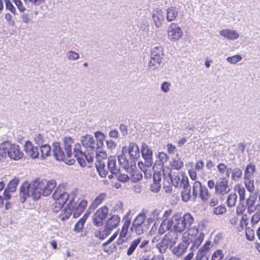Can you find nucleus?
Listing matches in <instances>:
<instances>
[{
  "label": "nucleus",
  "instance_id": "f257e3e1",
  "mask_svg": "<svg viewBox=\"0 0 260 260\" xmlns=\"http://www.w3.org/2000/svg\"><path fill=\"white\" fill-rule=\"evenodd\" d=\"M56 185V182L53 180H34L30 183L25 182L20 188L21 202H24L29 197L38 200L42 196H48L51 194Z\"/></svg>",
  "mask_w": 260,
  "mask_h": 260
},
{
  "label": "nucleus",
  "instance_id": "f03ea898",
  "mask_svg": "<svg viewBox=\"0 0 260 260\" xmlns=\"http://www.w3.org/2000/svg\"><path fill=\"white\" fill-rule=\"evenodd\" d=\"M107 154L105 152L100 151L96 153L95 165L99 175L102 177H105L109 171L115 175L120 171L119 165L117 163L116 157L110 156L107 159Z\"/></svg>",
  "mask_w": 260,
  "mask_h": 260
},
{
  "label": "nucleus",
  "instance_id": "7ed1b4c3",
  "mask_svg": "<svg viewBox=\"0 0 260 260\" xmlns=\"http://www.w3.org/2000/svg\"><path fill=\"white\" fill-rule=\"evenodd\" d=\"M194 219L189 213H185L183 216H173L169 220L171 230L182 233L187 228L193 223Z\"/></svg>",
  "mask_w": 260,
  "mask_h": 260
},
{
  "label": "nucleus",
  "instance_id": "20e7f679",
  "mask_svg": "<svg viewBox=\"0 0 260 260\" xmlns=\"http://www.w3.org/2000/svg\"><path fill=\"white\" fill-rule=\"evenodd\" d=\"M94 136L96 138V142L94 140L93 137L89 135H86L81 137V141L82 145L89 149V150L93 151L96 153L98 149L101 148L103 145V142L105 139V136L101 132L98 131L94 133Z\"/></svg>",
  "mask_w": 260,
  "mask_h": 260
},
{
  "label": "nucleus",
  "instance_id": "39448f33",
  "mask_svg": "<svg viewBox=\"0 0 260 260\" xmlns=\"http://www.w3.org/2000/svg\"><path fill=\"white\" fill-rule=\"evenodd\" d=\"M163 177L165 181L169 184L172 183L176 187H182L188 182L187 177L182 172H173L170 170L167 173V171L163 169Z\"/></svg>",
  "mask_w": 260,
  "mask_h": 260
},
{
  "label": "nucleus",
  "instance_id": "423d86ee",
  "mask_svg": "<svg viewBox=\"0 0 260 260\" xmlns=\"http://www.w3.org/2000/svg\"><path fill=\"white\" fill-rule=\"evenodd\" d=\"M187 228V231L183 234L182 239L189 243L192 242V247L198 248L204 240V233H199L198 229L196 226Z\"/></svg>",
  "mask_w": 260,
  "mask_h": 260
},
{
  "label": "nucleus",
  "instance_id": "0eeeda50",
  "mask_svg": "<svg viewBox=\"0 0 260 260\" xmlns=\"http://www.w3.org/2000/svg\"><path fill=\"white\" fill-rule=\"evenodd\" d=\"M2 146V150L5 151V157L8 156L11 159L18 160L23 157V153L18 145L6 141Z\"/></svg>",
  "mask_w": 260,
  "mask_h": 260
},
{
  "label": "nucleus",
  "instance_id": "6e6552de",
  "mask_svg": "<svg viewBox=\"0 0 260 260\" xmlns=\"http://www.w3.org/2000/svg\"><path fill=\"white\" fill-rule=\"evenodd\" d=\"M164 58V52L162 47L156 46L152 47L149 70L154 71L159 68Z\"/></svg>",
  "mask_w": 260,
  "mask_h": 260
},
{
  "label": "nucleus",
  "instance_id": "1a4fd4ad",
  "mask_svg": "<svg viewBox=\"0 0 260 260\" xmlns=\"http://www.w3.org/2000/svg\"><path fill=\"white\" fill-rule=\"evenodd\" d=\"M71 197L68 193L66 192L63 187H58L52 195V198L55 201L54 203L53 210L57 212L61 209L63 205L67 202V200Z\"/></svg>",
  "mask_w": 260,
  "mask_h": 260
},
{
  "label": "nucleus",
  "instance_id": "9d476101",
  "mask_svg": "<svg viewBox=\"0 0 260 260\" xmlns=\"http://www.w3.org/2000/svg\"><path fill=\"white\" fill-rule=\"evenodd\" d=\"M71 200L69 203H72L73 207L71 208V210L72 212L73 216L74 218L78 217L80 214L84 211L85 209L87 206L88 202L85 199H79L76 203L74 201V197L76 194L75 192H72L70 194Z\"/></svg>",
  "mask_w": 260,
  "mask_h": 260
},
{
  "label": "nucleus",
  "instance_id": "9b49d317",
  "mask_svg": "<svg viewBox=\"0 0 260 260\" xmlns=\"http://www.w3.org/2000/svg\"><path fill=\"white\" fill-rule=\"evenodd\" d=\"M53 152L54 156L57 160L64 161L66 163L70 164H72L74 161V159L66 155V151L59 143L53 144Z\"/></svg>",
  "mask_w": 260,
  "mask_h": 260
},
{
  "label": "nucleus",
  "instance_id": "f8f14e48",
  "mask_svg": "<svg viewBox=\"0 0 260 260\" xmlns=\"http://www.w3.org/2000/svg\"><path fill=\"white\" fill-rule=\"evenodd\" d=\"M183 35V31L178 24L172 23L169 25L167 30V37L170 41L176 42L180 40Z\"/></svg>",
  "mask_w": 260,
  "mask_h": 260
},
{
  "label": "nucleus",
  "instance_id": "ddd939ff",
  "mask_svg": "<svg viewBox=\"0 0 260 260\" xmlns=\"http://www.w3.org/2000/svg\"><path fill=\"white\" fill-rule=\"evenodd\" d=\"M199 194L201 199L203 201H206L209 198V193L205 186H202L200 182L196 181L193 183L192 186L193 200H195L198 194Z\"/></svg>",
  "mask_w": 260,
  "mask_h": 260
},
{
  "label": "nucleus",
  "instance_id": "4468645a",
  "mask_svg": "<svg viewBox=\"0 0 260 260\" xmlns=\"http://www.w3.org/2000/svg\"><path fill=\"white\" fill-rule=\"evenodd\" d=\"M109 209L106 206H103L98 209L93 216V221L94 225L99 226L102 224L108 213Z\"/></svg>",
  "mask_w": 260,
  "mask_h": 260
},
{
  "label": "nucleus",
  "instance_id": "2eb2a0df",
  "mask_svg": "<svg viewBox=\"0 0 260 260\" xmlns=\"http://www.w3.org/2000/svg\"><path fill=\"white\" fill-rule=\"evenodd\" d=\"M141 154L145 160V165L148 167H151L153 164V151L151 148L145 143L142 144Z\"/></svg>",
  "mask_w": 260,
  "mask_h": 260
},
{
  "label": "nucleus",
  "instance_id": "dca6fc26",
  "mask_svg": "<svg viewBox=\"0 0 260 260\" xmlns=\"http://www.w3.org/2000/svg\"><path fill=\"white\" fill-rule=\"evenodd\" d=\"M161 219V211L158 210L157 209H155L151 212L148 216L147 217V224L150 226V224L152 223L153 222L155 221V223L152 227L150 232L151 234L156 230V222L158 221L159 222V220Z\"/></svg>",
  "mask_w": 260,
  "mask_h": 260
},
{
  "label": "nucleus",
  "instance_id": "f3484780",
  "mask_svg": "<svg viewBox=\"0 0 260 260\" xmlns=\"http://www.w3.org/2000/svg\"><path fill=\"white\" fill-rule=\"evenodd\" d=\"M73 156L76 158L78 162L81 167H84L86 165V162L85 161V154L81 150V145L79 143L74 145Z\"/></svg>",
  "mask_w": 260,
  "mask_h": 260
},
{
  "label": "nucleus",
  "instance_id": "a211bd4d",
  "mask_svg": "<svg viewBox=\"0 0 260 260\" xmlns=\"http://www.w3.org/2000/svg\"><path fill=\"white\" fill-rule=\"evenodd\" d=\"M230 190L228 185V180L226 178H221L219 182L216 184L215 192L217 194L224 195Z\"/></svg>",
  "mask_w": 260,
  "mask_h": 260
},
{
  "label": "nucleus",
  "instance_id": "6ab92c4d",
  "mask_svg": "<svg viewBox=\"0 0 260 260\" xmlns=\"http://www.w3.org/2000/svg\"><path fill=\"white\" fill-rule=\"evenodd\" d=\"M189 243L182 239V242L175 246L172 250V253L177 257H180L186 252Z\"/></svg>",
  "mask_w": 260,
  "mask_h": 260
},
{
  "label": "nucleus",
  "instance_id": "aec40b11",
  "mask_svg": "<svg viewBox=\"0 0 260 260\" xmlns=\"http://www.w3.org/2000/svg\"><path fill=\"white\" fill-rule=\"evenodd\" d=\"M24 150L28 156L33 159L39 157V152L37 147L33 146L31 142L26 141L24 145Z\"/></svg>",
  "mask_w": 260,
  "mask_h": 260
},
{
  "label": "nucleus",
  "instance_id": "412c9836",
  "mask_svg": "<svg viewBox=\"0 0 260 260\" xmlns=\"http://www.w3.org/2000/svg\"><path fill=\"white\" fill-rule=\"evenodd\" d=\"M152 21L156 28L160 27L162 25V22L164 21V14L160 9H157L153 12Z\"/></svg>",
  "mask_w": 260,
  "mask_h": 260
},
{
  "label": "nucleus",
  "instance_id": "4be33fe9",
  "mask_svg": "<svg viewBox=\"0 0 260 260\" xmlns=\"http://www.w3.org/2000/svg\"><path fill=\"white\" fill-rule=\"evenodd\" d=\"M125 149L127 150L129 156L132 159L135 160L138 158L140 156V150L139 147L137 144L134 142L129 143L127 148H126V147H123L122 151L123 152Z\"/></svg>",
  "mask_w": 260,
  "mask_h": 260
},
{
  "label": "nucleus",
  "instance_id": "5701e85b",
  "mask_svg": "<svg viewBox=\"0 0 260 260\" xmlns=\"http://www.w3.org/2000/svg\"><path fill=\"white\" fill-rule=\"evenodd\" d=\"M221 36L229 40H235L238 39L240 34L236 30L231 29H223L219 31Z\"/></svg>",
  "mask_w": 260,
  "mask_h": 260
},
{
  "label": "nucleus",
  "instance_id": "b1692460",
  "mask_svg": "<svg viewBox=\"0 0 260 260\" xmlns=\"http://www.w3.org/2000/svg\"><path fill=\"white\" fill-rule=\"evenodd\" d=\"M74 144V140L70 137H65L62 140L61 145L66 151V155L69 157H72V146Z\"/></svg>",
  "mask_w": 260,
  "mask_h": 260
},
{
  "label": "nucleus",
  "instance_id": "393cba45",
  "mask_svg": "<svg viewBox=\"0 0 260 260\" xmlns=\"http://www.w3.org/2000/svg\"><path fill=\"white\" fill-rule=\"evenodd\" d=\"M131 221L127 219L122 226V230L120 233L119 237L117 241L118 245L122 244L127 240V233L128 227L130 225Z\"/></svg>",
  "mask_w": 260,
  "mask_h": 260
},
{
  "label": "nucleus",
  "instance_id": "a878e982",
  "mask_svg": "<svg viewBox=\"0 0 260 260\" xmlns=\"http://www.w3.org/2000/svg\"><path fill=\"white\" fill-rule=\"evenodd\" d=\"M72 204V203H68L66 208L61 211L60 213L58 216L59 219L64 221L70 217V216L72 214L71 209H72L71 208L73 207L72 206L73 204Z\"/></svg>",
  "mask_w": 260,
  "mask_h": 260
},
{
  "label": "nucleus",
  "instance_id": "bb28decb",
  "mask_svg": "<svg viewBox=\"0 0 260 260\" xmlns=\"http://www.w3.org/2000/svg\"><path fill=\"white\" fill-rule=\"evenodd\" d=\"M164 237L170 244V247H172L178 240V235L176 231L170 230Z\"/></svg>",
  "mask_w": 260,
  "mask_h": 260
},
{
  "label": "nucleus",
  "instance_id": "cd10ccee",
  "mask_svg": "<svg viewBox=\"0 0 260 260\" xmlns=\"http://www.w3.org/2000/svg\"><path fill=\"white\" fill-rule=\"evenodd\" d=\"M107 194L105 192L100 193L94 200L92 203L90 205L89 209L94 210L98 206L101 205L106 199Z\"/></svg>",
  "mask_w": 260,
  "mask_h": 260
},
{
  "label": "nucleus",
  "instance_id": "c85d7f7f",
  "mask_svg": "<svg viewBox=\"0 0 260 260\" xmlns=\"http://www.w3.org/2000/svg\"><path fill=\"white\" fill-rule=\"evenodd\" d=\"M255 171V165L252 162L248 164L244 170L243 178H252Z\"/></svg>",
  "mask_w": 260,
  "mask_h": 260
},
{
  "label": "nucleus",
  "instance_id": "c756f323",
  "mask_svg": "<svg viewBox=\"0 0 260 260\" xmlns=\"http://www.w3.org/2000/svg\"><path fill=\"white\" fill-rule=\"evenodd\" d=\"M120 218L117 215H113L108 219L106 227L112 231V230L116 228L119 224Z\"/></svg>",
  "mask_w": 260,
  "mask_h": 260
},
{
  "label": "nucleus",
  "instance_id": "7c9ffc66",
  "mask_svg": "<svg viewBox=\"0 0 260 260\" xmlns=\"http://www.w3.org/2000/svg\"><path fill=\"white\" fill-rule=\"evenodd\" d=\"M256 199V197L254 195L250 196L249 198L247 199L246 206L248 213L251 214L253 213V209H254L256 205L255 204Z\"/></svg>",
  "mask_w": 260,
  "mask_h": 260
},
{
  "label": "nucleus",
  "instance_id": "2f4dec72",
  "mask_svg": "<svg viewBox=\"0 0 260 260\" xmlns=\"http://www.w3.org/2000/svg\"><path fill=\"white\" fill-rule=\"evenodd\" d=\"M157 156L159 158L158 161H155L157 162V167H159L160 170L163 171V169H165L164 168V165L168 161L169 157L166 153L163 152H159Z\"/></svg>",
  "mask_w": 260,
  "mask_h": 260
},
{
  "label": "nucleus",
  "instance_id": "473e14b6",
  "mask_svg": "<svg viewBox=\"0 0 260 260\" xmlns=\"http://www.w3.org/2000/svg\"><path fill=\"white\" fill-rule=\"evenodd\" d=\"M178 15V9L175 7H170L167 10L166 19L169 22L174 20Z\"/></svg>",
  "mask_w": 260,
  "mask_h": 260
},
{
  "label": "nucleus",
  "instance_id": "72a5a7b5",
  "mask_svg": "<svg viewBox=\"0 0 260 260\" xmlns=\"http://www.w3.org/2000/svg\"><path fill=\"white\" fill-rule=\"evenodd\" d=\"M182 187H183V190L181 192L182 199L184 202H187L191 198V196L190 194V187L188 184V182L186 185L185 184Z\"/></svg>",
  "mask_w": 260,
  "mask_h": 260
},
{
  "label": "nucleus",
  "instance_id": "f704fd0d",
  "mask_svg": "<svg viewBox=\"0 0 260 260\" xmlns=\"http://www.w3.org/2000/svg\"><path fill=\"white\" fill-rule=\"evenodd\" d=\"M149 227L148 224L146 225H134L132 224L131 227V230L135 232L137 235H140L146 231Z\"/></svg>",
  "mask_w": 260,
  "mask_h": 260
},
{
  "label": "nucleus",
  "instance_id": "c9c22d12",
  "mask_svg": "<svg viewBox=\"0 0 260 260\" xmlns=\"http://www.w3.org/2000/svg\"><path fill=\"white\" fill-rule=\"evenodd\" d=\"M232 172L231 179L234 181H238L242 176V171L238 167H236L231 171Z\"/></svg>",
  "mask_w": 260,
  "mask_h": 260
},
{
  "label": "nucleus",
  "instance_id": "e433bc0d",
  "mask_svg": "<svg viewBox=\"0 0 260 260\" xmlns=\"http://www.w3.org/2000/svg\"><path fill=\"white\" fill-rule=\"evenodd\" d=\"M89 212H86L83 216L79 219V220L76 223L74 227V231L76 232H80L83 228L84 224L89 215Z\"/></svg>",
  "mask_w": 260,
  "mask_h": 260
},
{
  "label": "nucleus",
  "instance_id": "4c0bfd02",
  "mask_svg": "<svg viewBox=\"0 0 260 260\" xmlns=\"http://www.w3.org/2000/svg\"><path fill=\"white\" fill-rule=\"evenodd\" d=\"M170 165L173 169L178 170L183 166V162L181 158L178 156V154H177L170 162Z\"/></svg>",
  "mask_w": 260,
  "mask_h": 260
},
{
  "label": "nucleus",
  "instance_id": "58836bf2",
  "mask_svg": "<svg viewBox=\"0 0 260 260\" xmlns=\"http://www.w3.org/2000/svg\"><path fill=\"white\" fill-rule=\"evenodd\" d=\"M156 248L161 253H164L166 252L168 247H170V244L168 241L164 238L159 243L157 244Z\"/></svg>",
  "mask_w": 260,
  "mask_h": 260
},
{
  "label": "nucleus",
  "instance_id": "ea45409f",
  "mask_svg": "<svg viewBox=\"0 0 260 260\" xmlns=\"http://www.w3.org/2000/svg\"><path fill=\"white\" fill-rule=\"evenodd\" d=\"M147 219L144 213H140L133 221L132 224L134 225H146L147 224Z\"/></svg>",
  "mask_w": 260,
  "mask_h": 260
},
{
  "label": "nucleus",
  "instance_id": "a19ab883",
  "mask_svg": "<svg viewBox=\"0 0 260 260\" xmlns=\"http://www.w3.org/2000/svg\"><path fill=\"white\" fill-rule=\"evenodd\" d=\"M152 169L153 170V182L159 183L161 179V175L160 172L158 171L160 169H159V167H157V162H155Z\"/></svg>",
  "mask_w": 260,
  "mask_h": 260
},
{
  "label": "nucleus",
  "instance_id": "79ce46f5",
  "mask_svg": "<svg viewBox=\"0 0 260 260\" xmlns=\"http://www.w3.org/2000/svg\"><path fill=\"white\" fill-rule=\"evenodd\" d=\"M171 230V225L169 220L163 219L160 226L158 230L159 235H162L165 233L166 231Z\"/></svg>",
  "mask_w": 260,
  "mask_h": 260
},
{
  "label": "nucleus",
  "instance_id": "37998d69",
  "mask_svg": "<svg viewBox=\"0 0 260 260\" xmlns=\"http://www.w3.org/2000/svg\"><path fill=\"white\" fill-rule=\"evenodd\" d=\"M244 183L247 190L252 192L254 189V180L252 178H243Z\"/></svg>",
  "mask_w": 260,
  "mask_h": 260
},
{
  "label": "nucleus",
  "instance_id": "c03bdc74",
  "mask_svg": "<svg viewBox=\"0 0 260 260\" xmlns=\"http://www.w3.org/2000/svg\"><path fill=\"white\" fill-rule=\"evenodd\" d=\"M217 168L218 172L220 174L223 175L224 173H226V177H229L230 173L232 170L231 168L227 167V166L223 163H220L217 165Z\"/></svg>",
  "mask_w": 260,
  "mask_h": 260
},
{
  "label": "nucleus",
  "instance_id": "a18cd8bd",
  "mask_svg": "<svg viewBox=\"0 0 260 260\" xmlns=\"http://www.w3.org/2000/svg\"><path fill=\"white\" fill-rule=\"evenodd\" d=\"M141 238H138L134 240L132 242L128 249H127V253H126L128 256L131 255L133 253V252L135 250V249L137 248V247L138 246V245L141 242Z\"/></svg>",
  "mask_w": 260,
  "mask_h": 260
},
{
  "label": "nucleus",
  "instance_id": "49530a36",
  "mask_svg": "<svg viewBox=\"0 0 260 260\" xmlns=\"http://www.w3.org/2000/svg\"><path fill=\"white\" fill-rule=\"evenodd\" d=\"M19 182V178L15 177L9 182L6 188H7L8 191H10L11 192H14L16 191Z\"/></svg>",
  "mask_w": 260,
  "mask_h": 260
},
{
  "label": "nucleus",
  "instance_id": "de8ad7c7",
  "mask_svg": "<svg viewBox=\"0 0 260 260\" xmlns=\"http://www.w3.org/2000/svg\"><path fill=\"white\" fill-rule=\"evenodd\" d=\"M41 157L44 159L51 154V148L48 144L42 145L40 148Z\"/></svg>",
  "mask_w": 260,
  "mask_h": 260
},
{
  "label": "nucleus",
  "instance_id": "09e8293b",
  "mask_svg": "<svg viewBox=\"0 0 260 260\" xmlns=\"http://www.w3.org/2000/svg\"><path fill=\"white\" fill-rule=\"evenodd\" d=\"M111 231L105 226L103 230H101L95 233V237L104 239L110 234Z\"/></svg>",
  "mask_w": 260,
  "mask_h": 260
},
{
  "label": "nucleus",
  "instance_id": "8fccbe9b",
  "mask_svg": "<svg viewBox=\"0 0 260 260\" xmlns=\"http://www.w3.org/2000/svg\"><path fill=\"white\" fill-rule=\"evenodd\" d=\"M138 166L144 172L145 177L146 178L148 179L151 177V171L150 167H148L145 165L144 166L143 162H139Z\"/></svg>",
  "mask_w": 260,
  "mask_h": 260
},
{
  "label": "nucleus",
  "instance_id": "3c124183",
  "mask_svg": "<svg viewBox=\"0 0 260 260\" xmlns=\"http://www.w3.org/2000/svg\"><path fill=\"white\" fill-rule=\"evenodd\" d=\"M68 60L70 61H76L79 58V54L73 50L68 51L66 53Z\"/></svg>",
  "mask_w": 260,
  "mask_h": 260
},
{
  "label": "nucleus",
  "instance_id": "603ef678",
  "mask_svg": "<svg viewBox=\"0 0 260 260\" xmlns=\"http://www.w3.org/2000/svg\"><path fill=\"white\" fill-rule=\"evenodd\" d=\"M237 196L235 193L230 194L226 200L228 206L230 207H234L236 205Z\"/></svg>",
  "mask_w": 260,
  "mask_h": 260
},
{
  "label": "nucleus",
  "instance_id": "864d4df0",
  "mask_svg": "<svg viewBox=\"0 0 260 260\" xmlns=\"http://www.w3.org/2000/svg\"><path fill=\"white\" fill-rule=\"evenodd\" d=\"M212 245L210 241H206L203 246L200 248L198 251V253L206 254L210 250Z\"/></svg>",
  "mask_w": 260,
  "mask_h": 260
},
{
  "label": "nucleus",
  "instance_id": "5fc2aeb1",
  "mask_svg": "<svg viewBox=\"0 0 260 260\" xmlns=\"http://www.w3.org/2000/svg\"><path fill=\"white\" fill-rule=\"evenodd\" d=\"M242 59V58L240 55H235L232 56L228 57L226 58V60L231 64H235L240 61Z\"/></svg>",
  "mask_w": 260,
  "mask_h": 260
},
{
  "label": "nucleus",
  "instance_id": "6e6d98bb",
  "mask_svg": "<svg viewBox=\"0 0 260 260\" xmlns=\"http://www.w3.org/2000/svg\"><path fill=\"white\" fill-rule=\"evenodd\" d=\"M224 256L222 250L217 249L212 254L211 260H221Z\"/></svg>",
  "mask_w": 260,
  "mask_h": 260
},
{
  "label": "nucleus",
  "instance_id": "4d7b16f0",
  "mask_svg": "<svg viewBox=\"0 0 260 260\" xmlns=\"http://www.w3.org/2000/svg\"><path fill=\"white\" fill-rule=\"evenodd\" d=\"M118 164L121 165L124 169H126L128 166V161L126 159L125 156L123 154L119 155L118 156Z\"/></svg>",
  "mask_w": 260,
  "mask_h": 260
},
{
  "label": "nucleus",
  "instance_id": "13d9d810",
  "mask_svg": "<svg viewBox=\"0 0 260 260\" xmlns=\"http://www.w3.org/2000/svg\"><path fill=\"white\" fill-rule=\"evenodd\" d=\"M226 211L224 206L219 205L214 207L213 209V213L216 215H220L224 213Z\"/></svg>",
  "mask_w": 260,
  "mask_h": 260
},
{
  "label": "nucleus",
  "instance_id": "bf43d9fd",
  "mask_svg": "<svg viewBox=\"0 0 260 260\" xmlns=\"http://www.w3.org/2000/svg\"><path fill=\"white\" fill-rule=\"evenodd\" d=\"M245 235L246 239L249 241H252L254 238V232L250 228H247L245 229Z\"/></svg>",
  "mask_w": 260,
  "mask_h": 260
},
{
  "label": "nucleus",
  "instance_id": "052dcab7",
  "mask_svg": "<svg viewBox=\"0 0 260 260\" xmlns=\"http://www.w3.org/2000/svg\"><path fill=\"white\" fill-rule=\"evenodd\" d=\"M171 84L167 81L163 82L160 86L161 90L164 93H168L171 89Z\"/></svg>",
  "mask_w": 260,
  "mask_h": 260
},
{
  "label": "nucleus",
  "instance_id": "680f3d73",
  "mask_svg": "<svg viewBox=\"0 0 260 260\" xmlns=\"http://www.w3.org/2000/svg\"><path fill=\"white\" fill-rule=\"evenodd\" d=\"M142 178V175L138 171H133L132 174V180L133 182H137Z\"/></svg>",
  "mask_w": 260,
  "mask_h": 260
},
{
  "label": "nucleus",
  "instance_id": "e2e57ef3",
  "mask_svg": "<svg viewBox=\"0 0 260 260\" xmlns=\"http://www.w3.org/2000/svg\"><path fill=\"white\" fill-rule=\"evenodd\" d=\"M238 192L240 200L242 201L245 200V189L244 187L238 186Z\"/></svg>",
  "mask_w": 260,
  "mask_h": 260
},
{
  "label": "nucleus",
  "instance_id": "0e129e2a",
  "mask_svg": "<svg viewBox=\"0 0 260 260\" xmlns=\"http://www.w3.org/2000/svg\"><path fill=\"white\" fill-rule=\"evenodd\" d=\"M116 179L122 182H125L128 180V176L126 174H118L114 175Z\"/></svg>",
  "mask_w": 260,
  "mask_h": 260
},
{
  "label": "nucleus",
  "instance_id": "69168bd1",
  "mask_svg": "<svg viewBox=\"0 0 260 260\" xmlns=\"http://www.w3.org/2000/svg\"><path fill=\"white\" fill-rule=\"evenodd\" d=\"M13 1L20 12H23L25 10V8L20 0H13Z\"/></svg>",
  "mask_w": 260,
  "mask_h": 260
},
{
  "label": "nucleus",
  "instance_id": "338daca9",
  "mask_svg": "<svg viewBox=\"0 0 260 260\" xmlns=\"http://www.w3.org/2000/svg\"><path fill=\"white\" fill-rule=\"evenodd\" d=\"M34 141L35 143L38 145L41 146L43 145L44 142V139L42 136L41 134H37L34 137Z\"/></svg>",
  "mask_w": 260,
  "mask_h": 260
},
{
  "label": "nucleus",
  "instance_id": "774afa93",
  "mask_svg": "<svg viewBox=\"0 0 260 260\" xmlns=\"http://www.w3.org/2000/svg\"><path fill=\"white\" fill-rule=\"evenodd\" d=\"M6 7L7 9L10 11L12 13L15 14L16 12L15 8L13 6L12 3L9 0H5Z\"/></svg>",
  "mask_w": 260,
  "mask_h": 260
}]
</instances>
